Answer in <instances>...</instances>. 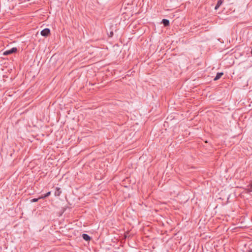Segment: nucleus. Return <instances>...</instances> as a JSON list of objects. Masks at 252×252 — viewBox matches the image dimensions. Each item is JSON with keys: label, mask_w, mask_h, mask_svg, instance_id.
Instances as JSON below:
<instances>
[{"label": "nucleus", "mask_w": 252, "mask_h": 252, "mask_svg": "<svg viewBox=\"0 0 252 252\" xmlns=\"http://www.w3.org/2000/svg\"><path fill=\"white\" fill-rule=\"evenodd\" d=\"M249 190L250 191H252V185L250 187L249 189Z\"/></svg>", "instance_id": "nucleus-10"}, {"label": "nucleus", "mask_w": 252, "mask_h": 252, "mask_svg": "<svg viewBox=\"0 0 252 252\" xmlns=\"http://www.w3.org/2000/svg\"><path fill=\"white\" fill-rule=\"evenodd\" d=\"M50 30L46 28L41 31V34L44 36H47L50 34Z\"/></svg>", "instance_id": "nucleus-2"}, {"label": "nucleus", "mask_w": 252, "mask_h": 252, "mask_svg": "<svg viewBox=\"0 0 252 252\" xmlns=\"http://www.w3.org/2000/svg\"><path fill=\"white\" fill-rule=\"evenodd\" d=\"M222 3V1L221 0H218L217 4L215 7V10L218 9L219 8V7L221 5Z\"/></svg>", "instance_id": "nucleus-6"}, {"label": "nucleus", "mask_w": 252, "mask_h": 252, "mask_svg": "<svg viewBox=\"0 0 252 252\" xmlns=\"http://www.w3.org/2000/svg\"><path fill=\"white\" fill-rule=\"evenodd\" d=\"M162 23L165 26H168L169 25V21L167 19H163Z\"/></svg>", "instance_id": "nucleus-7"}, {"label": "nucleus", "mask_w": 252, "mask_h": 252, "mask_svg": "<svg viewBox=\"0 0 252 252\" xmlns=\"http://www.w3.org/2000/svg\"><path fill=\"white\" fill-rule=\"evenodd\" d=\"M40 199V198H39H39H33V199H32L31 200V202H35L38 201V200L39 199Z\"/></svg>", "instance_id": "nucleus-9"}, {"label": "nucleus", "mask_w": 252, "mask_h": 252, "mask_svg": "<svg viewBox=\"0 0 252 252\" xmlns=\"http://www.w3.org/2000/svg\"><path fill=\"white\" fill-rule=\"evenodd\" d=\"M222 75H223V73L222 72L218 73L217 74V75L216 76L215 78H214V80L216 81V80L219 79L221 77V76Z\"/></svg>", "instance_id": "nucleus-4"}, {"label": "nucleus", "mask_w": 252, "mask_h": 252, "mask_svg": "<svg viewBox=\"0 0 252 252\" xmlns=\"http://www.w3.org/2000/svg\"><path fill=\"white\" fill-rule=\"evenodd\" d=\"M249 252H252V249L251 250L249 251Z\"/></svg>", "instance_id": "nucleus-11"}, {"label": "nucleus", "mask_w": 252, "mask_h": 252, "mask_svg": "<svg viewBox=\"0 0 252 252\" xmlns=\"http://www.w3.org/2000/svg\"><path fill=\"white\" fill-rule=\"evenodd\" d=\"M17 49L15 47H14V48H11L10 50H6V51H4L3 53V55L6 56V55L12 54L13 53H15L17 52Z\"/></svg>", "instance_id": "nucleus-1"}, {"label": "nucleus", "mask_w": 252, "mask_h": 252, "mask_svg": "<svg viewBox=\"0 0 252 252\" xmlns=\"http://www.w3.org/2000/svg\"><path fill=\"white\" fill-rule=\"evenodd\" d=\"M62 193V191L61 190V189L60 188L57 187L56 188V191L55 192V196H60Z\"/></svg>", "instance_id": "nucleus-3"}, {"label": "nucleus", "mask_w": 252, "mask_h": 252, "mask_svg": "<svg viewBox=\"0 0 252 252\" xmlns=\"http://www.w3.org/2000/svg\"><path fill=\"white\" fill-rule=\"evenodd\" d=\"M51 194V191L48 192L47 193L45 194L44 195H42L39 197V198L43 199L45 197L49 196Z\"/></svg>", "instance_id": "nucleus-8"}, {"label": "nucleus", "mask_w": 252, "mask_h": 252, "mask_svg": "<svg viewBox=\"0 0 252 252\" xmlns=\"http://www.w3.org/2000/svg\"><path fill=\"white\" fill-rule=\"evenodd\" d=\"M82 237L86 241H89L91 239L90 237L86 234H83Z\"/></svg>", "instance_id": "nucleus-5"}]
</instances>
